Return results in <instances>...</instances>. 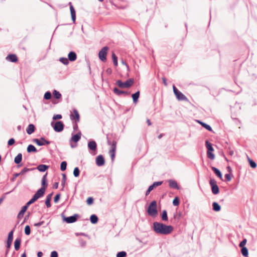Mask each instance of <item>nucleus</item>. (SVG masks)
<instances>
[{
	"label": "nucleus",
	"instance_id": "nucleus-1",
	"mask_svg": "<svg viewBox=\"0 0 257 257\" xmlns=\"http://www.w3.org/2000/svg\"><path fill=\"white\" fill-rule=\"evenodd\" d=\"M153 229L157 234L168 235L173 231V227L171 225L155 221L153 224Z\"/></svg>",
	"mask_w": 257,
	"mask_h": 257
},
{
	"label": "nucleus",
	"instance_id": "nucleus-2",
	"mask_svg": "<svg viewBox=\"0 0 257 257\" xmlns=\"http://www.w3.org/2000/svg\"><path fill=\"white\" fill-rule=\"evenodd\" d=\"M134 82L133 78H130L124 82H122L121 80H117L116 81V84L120 88H130Z\"/></svg>",
	"mask_w": 257,
	"mask_h": 257
},
{
	"label": "nucleus",
	"instance_id": "nucleus-3",
	"mask_svg": "<svg viewBox=\"0 0 257 257\" xmlns=\"http://www.w3.org/2000/svg\"><path fill=\"white\" fill-rule=\"evenodd\" d=\"M147 212L151 216H156L158 213L157 202L154 200L150 204Z\"/></svg>",
	"mask_w": 257,
	"mask_h": 257
},
{
	"label": "nucleus",
	"instance_id": "nucleus-4",
	"mask_svg": "<svg viewBox=\"0 0 257 257\" xmlns=\"http://www.w3.org/2000/svg\"><path fill=\"white\" fill-rule=\"evenodd\" d=\"M109 49L108 47L104 46L103 47L99 52L98 53V57L99 59L102 62H105L106 60V56L107 54V51Z\"/></svg>",
	"mask_w": 257,
	"mask_h": 257
},
{
	"label": "nucleus",
	"instance_id": "nucleus-5",
	"mask_svg": "<svg viewBox=\"0 0 257 257\" xmlns=\"http://www.w3.org/2000/svg\"><path fill=\"white\" fill-rule=\"evenodd\" d=\"M51 124L56 132H61L64 129V125L61 121H58L55 123L52 121Z\"/></svg>",
	"mask_w": 257,
	"mask_h": 257
},
{
	"label": "nucleus",
	"instance_id": "nucleus-6",
	"mask_svg": "<svg viewBox=\"0 0 257 257\" xmlns=\"http://www.w3.org/2000/svg\"><path fill=\"white\" fill-rule=\"evenodd\" d=\"M13 233L14 230H11L8 234L7 244H6V255H7L9 251L10 248L11 246L13 240Z\"/></svg>",
	"mask_w": 257,
	"mask_h": 257
},
{
	"label": "nucleus",
	"instance_id": "nucleus-7",
	"mask_svg": "<svg viewBox=\"0 0 257 257\" xmlns=\"http://www.w3.org/2000/svg\"><path fill=\"white\" fill-rule=\"evenodd\" d=\"M209 184L211 188V191L214 195H216L219 192V189L217 184L216 181L213 179H211L209 181Z\"/></svg>",
	"mask_w": 257,
	"mask_h": 257
},
{
	"label": "nucleus",
	"instance_id": "nucleus-8",
	"mask_svg": "<svg viewBox=\"0 0 257 257\" xmlns=\"http://www.w3.org/2000/svg\"><path fill=\"white\" fill-rule=\"evenodd\" d=\"M107 143L109 146H110V149L109 152H116V141L114 140H111V137L107 136Z\"/></svg>",
	"mask_w": 257,
	"mask_h": 257
},
{
	"label": "nucleus",
	"instance_id": "nucleus-9",
	"mask_svg": "<svg viewBox=\"0 0 257 257\" xmlns=\"http://www.w3.org/2000/svg\"><path fill=\"white\" fill-rule=\"evenodd\" d=\"M71 120L73 122H78L80 121V115L78 111L75 108L73 109V113L70 115Z\"/></svg>",
	"mask_w": 257,
	"mask_h": 257
},
{
	"label": "nucleus",
	"instance_id": "nucleus-10",
	"mask_svg": "<svg viewBox=\"0 0 257 257\" xmlns=\"http://www.w3.org/2000/svg\"><path fill=\"white\" fill-rule=\"evenodd\" d=\"M79 217V215L77 214H74L73 215L69 217H63V220L64 221L67 223H72L76 222Z\"/></svg>",
	"mask_w": 257,
	"mask_h": 257
},
{
	"label": "nucleus",
	"instance_id": "nucleus-11",
	"mask_svg": "<svg viewBox=\"0 0 257 257\" xmlns=\"http://www.w3.org/2000/svg\"><path fill=\"white\" fill-rule=\"evenodd\" d=\"M33 142L36 143L37 145L39 146H42L45 145H48L50 144V142L46 140L44 137H41L40 139H35L33 140Z\"/></svg>",
	"mask_w": 257,
	"mask_h": 257
},
{
	"label": "nucleus",
	"instance_id": "nucleus-12",
	"mask_svg": "<svg viewBox=\"0 0 257 257\" xmlns=\"http://www.w3.org/2000/svg\"><path fill=\"white\" fill-rule=\"evenodd\" d=\"M88 148L92 152H96L97 150V144L93 140L89 141L88 142Z\"/></svg>",
	"mask_w": 257,
	"mask_h": 257
},
{
	"label": "nucleus",
	"instance_id": "nucleus-13",
	"mask_svg": "<svg viewBox=\"0 0 257 257\" xmlns=\"http://www.w3.org/2000/svg\"><path fill=\"white\" fill-rule=\"evenodd\" d=\"M69 5H70V11L71 19L73 21V23H75L76 21V11L74 7L72 6L71 2H69Z\"/></svg>",
	"mask_w": 257,
	"mask_h": 257
},
{
	"label": "nucleus",
	"instance_id": "nucleus-14",
	"mask_svg": "<svg viewBox=\"0 0 257 257\" xmlns=\"http://www.w3.org/2000/svg\"><path fill=\"white\" fill-rule=\"evenodd\" d=\"M104 163L105 160L102 155H99L96 158V164L98 166H102Z\"/></svg>",
	"mask_w": 257,
	"mask_h": 257
},
{
	"label": "nucleus",
	"instance_id": "nucleus-15",
	"mask_svg": "<svg viewBox=\"0 0 257 257\" xmlns=\"http://www.w3.org/2000/svg\"><path fill=\"white\" fill-rule=\"evenodd\" d=\"M6 60L11 62L16 63L18 61V58L16 54H10L6 57Z\"/></svg>",
	"mask_w": 257,
	"mask_h": 257
},
{
	"label": "nucleus",
	"instance_id": "nucleus-16",
	"mask_svg": "<svg viewBox=\"0 0 257 257\" xmlns=\"http://www.w3.org/2000/svg\"><path fill=\"white\" fill-rule=\"evenodd\" d=\"M81 132H78L76 134L72 136L70 140V142H73L74 143H77L81 139Z\"/></svg>",
	"mask_w": 257,
	"mask_h": 257
},
{
	"label": "nucleus",
	"instance_id": "nucleus-17",
	"mask_svg": "<svg viewBox=\"0 0 257 257\" xmlns=\"http://www.w3.org/2000/svg\"><path fill=\"white\" fill-rule=\"evenodd\" d=\"M77 59V54L74 51H70L68 54L69 61L73 62Z\"/></svg>",
	"mask_w": 257,
	"mask_h": 257
},
{
	"label": "nucleus",
	"instance_id": "nucleus-18",
	"mask_svg": "<svg viewBox=\"0 0 257 257\" xmlns=\"http://www.w3.org/2000/svg\"><path fill=\"white\" fill-rule=\"evenodd\" d=\"M45 192V190H44V188H40L34 195V196L38 200L39 198L44 196Z\"/></svg>",
	"mask_w": 257,
	"mask_h": 257
},
{
	"label": "nucleus",
	"instance_id": "nucleus-19",
	"mask_svg": "<svg viewBox=\"0 0 257 257\" xmlns=\"http://www.w3.org/2000/svg\"><path fill=\"white\" fill-rule=\"evenodd\" d=\"M53 194V193L52 192L51 193L48 194L46 197V199L45 200V204L47 208H49L51 206V200Z\"/></svg>",
	"mask_w": 257,
	"mask_h": 257
},
{
	"label": "nucleus",
	"instance_id": "nucleus-20",
	"mask_svg": "<svg viewBox=\"0 0 257 257\" xmlns=\"http://www.w3.org/2000/svg\"><path fill=\"white\" fill-rule=\"evenodd\" d=\"M47 173L44 175L42 179V187L41 188H44V190L46 191V189L47 187L48 184L47 182Z\"/></svg>",
	"mask_w": 257,
	"mask_h": 257
},
{
	"label": "nucleus",
	"instance_id": "nucleus-21",
	"mask_svg": "<svg viewBox=\"0 0 257 257\" xmlns=\"http://www.w3.org/2000/svg\"><path fill=\"white\" fill-rule=\"evenodd\" d=\"M212 170L213 171V172L215 174V175L219 178L221 180H222V175L221 171L217 168L212 167H211Z\"/></svg>",
	"mask_w": 257,
	"mask_h": 257
},
{
	"label": "nucleus",
	"instance_id": "nucleus-22",
	"mask_svg": "<svg viewBox=\"0 0 257 257\" xmlns=\"http://www.w3.org/2000/svg\"><path fill=\"white\" fill-rule=\"evenodd\" d=\"M21 243V238L20 237H17L14 242L15 249L16 250H18L20 248Z\"/></svg>",
	"mask_w": 257,
	"mask_h": 257
},
{
	"label": "nucleus",
	"instance_id": "nucleus-23",
	"mask_svg": "<svg viewBox=\"0 0 257 257\" xmlns=\"http://www.w3.org/2000/svg\"><path fill=\"white\" fill-rule=\"evenodd\" d=\"M28 208V207H27V206H26L25 205L24 206L22 207L21 211H20V212L19 213V214L18 215V219H21V218H22L23 217L24 214L26 212V211H27Z\"/></svg>",
	"mask_w": 257,
	"mask_h": 257
},
{
	"label": "nucleus",
	"instance_id": "nucleus-24",
	"mask_svg": "<svg viewBox=\"0 0 257 257\" xmlns=\"http://www.w3.org/2000/svg\"><path fill=\"white\" fill-rule=\"evenodd\" d=\"M35 126L33 124H29L26 132L28 134L31 135L35 132Z\"/></svg>",
	"mask_w": 257,
	"mask_h": 257
},
{
	"label": "nucleus",
	"instance_id": "nucleus-25",
	"mask_svg": "<svg viewBox=\"0 0 257 257\" xmlns=\"http://www.w3.org/2000/svg\"><path fill=\"white\" fill-rule=\"evenodd\" d=\"M173 90L175 96H185L174 85H173Z\"/></svg>",
	"mask_w": 257,
	"mask_h": 257
},
{
	"label": "nucleus",
	"instance_id": "nucleus-26",
	"mask_svg": "<svg viewBox=\"0 0 257 257\" xmlns=\"http://www.w3.org/2000/svg\"><path fill=\"white\" fill-rule=\"evenodd\" d=\"M49 166L46 165L41 164L37 166V169L41 172H44L46 171L48 168Z\"/></svg>",
	"mask_w": 257,
	"mask_h": 257
},
{
	"label": "nucleus",
	"instance_id": "nucleus-27",
	"mask_svg": "<svg viewBox=\"0 0 257 257\" xmlns=\"http://www.w3.org/2000/svg\"><path fill=\"white\" fill-rule=\"evenodd\" d=\"M169 187L171 188H173V189H178L179 187H178V185L177 184V183L176 182V181H174V180H170L169 181Z\"/></svg>",
	"mask_w": 257,
	"mask_h": 257
},
{
	"label": "nucleus",
	"instance_id": "nucleus-28",
	"mask_svg": "<svg viewBox=\"0 0 257 257\" xmlns=\"http://www.w3.org/2000/svg\"><path fill=\"white\" fill-rule=\"evenodd\" d=\"M212 209L215 212H218L221 210V206L218 203L214 202L212 203Z\"/></svg>",
	"mask_w": 257,
	"mask_h": 257
},
{
	"label": "nucleus",
	"instance_id": "nucleus-29",
	"mask_svg": "<svg viewBox=\"0 0 257 257\" xmlns=\"http://www.w3.org/2000/svg\"><path fill=\"white\" fill-rule=\"evenodd\" d=\"M27 151L28 153H30L32 152L36 153L37 152V149L33 145H28L27 149Z\"/></svg>",
	"mask_w": 257,
	"mask_h": 257
},
{
	"label": "nucleus",
	"instance_id": "nucleus-30",
	"mask_svg": "<svg viewBox=\"0 0 257 257\" xmlns=\"http://www.w3.org/2000/svg\"><path fill=\"white\" fill-rule=\"evenodd\" d=\"M22 160V154L21 153H19L17 156L15 158L14 162L16 164H19Z\"/></svg>",
	"mask_w": 257,
	"mask_h": 257
},
{
	"label": "nucleus",
	"instance_id": "nucleus-31",
	"mask_svg": "<svg viewBox=\"0 0 257 257\" xmlns=\"http://www.w3.org/2000/svg\"><path fill=\"white\" fill-rule=\"evenodd\" d=\"M90 220L91 223L96 224L98 221V218L95 214H92L90 217Z\"/></svg>",
	"mask_w": 257,
	"mask_h": 257
},
{
	"label": "nucleus",
	"instance_id": "nucleus-32",
	"mask_svg": "<svg viewBox=\"0 0 257 257\" xmlns=\"http://www.w3.org/2000/svg\"><path fill=\"white\" fill-rule=\"evenodd\" d=\"M162 183H163L162 181L155 182H154L153 183V184H152L151 185H150L149 187V188L150 190H153L155 187H158V186L162 185Z\"/></svg>",
	"mask_w": 257,
	"mask_h": 257
},
{
	"label": "nucleus",
	"instance_id": "nucleus-33",
	"mask_svg": "<svg viewBox=\"0 0 257 257\" xmlns=\"http://www.w3.org/2000/svg\"><path fill=\"white\" fill-rule=\"evenodd\" d=\"M205 146L207 149V152H213L214 151V149L212 147V144L208 141H206Z\"/></svg>",
	"mask_w": 257,
	"mask_h": 257
},
{
	"label": "nucleus",
	"instance_id": "nucleus-34",
	"mask_svg": "<svg viewBox=\"0 0 257 257\" xmlns=\"http://www.w3.org/2000/svg\"><path fill=\"white\" fill-rule=\"evenodd\" d=\"M161 218H162V220H163L164 221H168V215H167V212L166 210H164L162 211V213L161 214Z\"/></svg>",
	"mask_w": 257,
	"mask_h": 257
},
{
	"label": "nucleus",
	"instance_id": "nucleus-35",
	"mask_svg": "<svg viewBox=\"0 0 257 257\" xmlns=\"http://www.w3.org/2000/svg\"><path fill=\"white\" fill-rule=\"evenodd\" d=\"M241 247V252L242 255L245 257L247 256L248 254V249L245 246Z\"/></svg>",
	"mask_w": 257,
	"mask_h": 257
},
{
	"label": "nucleus",
	"instance_id": "nucleus-36",
	"mask_svg": "<svg viewBox=\"0 0 257 257\" xmlns=\"http://www.w3.org/2000/svg\"><path fill=\"white\" fill-rule=\"evenodd\" d=\"M59 61L65 65H67L69 63V61L68 58H67L66 57L60 58Z\"/></svg>",
	"mask_w": 257,
	"mask_h": 257
},
{
	"label": "nucleus",
	"instance_id": "nucleus-37",
	"mask_svg": "<svg viewBox=\"0 0 257 257\" xmlns=\"http://www.w3.org/2000/svg\"><path fill=\"white\" fill-rule=\"evenodd\" d=\"M112 59L113 61V63L115 66H117L118 65V61H117V57L116 55L114 54V53H112Z\"/></svg>",
	"mask_w": 257,
	"mask_h": 257
},
{
	"label": "nucleus",
	"instance_id": "nucleus-38",
	"mask_svg": "<svg viewBox=\"0 0 257 257\" xmlns=\"http://www.w3.org/2000/svg\"><path fill=\"white\" fill-rule=\"evenodd\" d=\"M35 169V168H28L27 167H25L24 169H23L22 170V171L20 172V173H19L20 174V175H23V174H25L27 172H28L32 171V170H34Z\"/></svg>",
	"mask_w": 257,
	"mask_h": 257
},
{
	"label": "nucleus",
	"instance_id": "nucleus-39",
	"mask_svg": "<svg viewBox=\"0 0 257 257\" xmlns=\"http://www.w3.org/2000/svg\"><path fill=\"white\" fill-rule=\"evenodd\" d=\"M247 158L250 167H251L252 168H255L256 167V163L254 161L250 159L248 157H247Z\"/></svg>",
	"mask_w": 257,
	"mask_h": 257
},
{
	"label": "nucleus",
	"instance_id": "nucleus-40",
	"mask_svg": "<svg viewBox=\"0 0 257 257\" xmlns=\"http://www.w3.org/2000/svg\"><path fill=\"white\" fill-rule=\"evenodd\" d=\"M113 92L117 95H120L121 94H123V93L124 92L122 90H120L117 87H114L113 88Z\"/></svg>",
	"mask_w": 257,
	"mask_h": 257
},
{
	"label": "nucleus",
	"instance_id": "nucleus-41",
	"mask_svg": "<svg viewBox=\"0 0 257 257\" xmlns=\"http://www.w3.org/2000/svg\"><path fill=\"white\" fill-rule=\"evenodd\" d=\"M67 162L66 161H63L60 164V170L62 171H64L66 170L67 168Z\"/></svg>",
	"mask_w": 257,
	"mask_h": 257
},
{
	"label": "nucleus",
	"instance_id": "nucleus-42",
	"mask_svg": "<svg viewBox=\"0 0 257 257\" xmlns=\"http://www.w3.org/2000/svg\"><path fill=\"white\" fill-rule=\"evenodd\" d=\"M37 199L33 196V197L25 204L27 207L29 206L34 203Z\"/></svg>",
	"mask_w": 257,
	"mask_h": 257
},
{
	"label": "nucleus",
	"instance_id": "nucleus-43",
	"mask_svg": "<svg viewBox=\"0 0 257 257\" xmlns=\"http://www.w3.org/2000/svg\"><path fill=\"white\" fill-rule=\"evenodd\" d=\"M201 125L205 128H206L207 131L212 132L213 130L212 129V127L208 124L206 123H201Z\"/></svg>",
	"mask_w": 257,
	"mask_h": 257
},
{
	"label": "nucleus",
	"instance_id": "nucleus-44",
	"mask_svg": "<svg viewBox=\"0 0 257 257\" xmlns=\"http://www.w3.org/2000/svg\"><path fill=\"white\" fill-rule=\"evenodd\" d=\"M73 175L74 177H78L80 175V170L78 167H75L73 170Z\"/></svg>",
	"mask_w": 257,
	"mask_h": 257
},
{
	"label": "nucleus",
	"instance_id": "nucleus-45",
	"mask_svg": "<svg viewBox=\"0 0 257 257\" xmlns=\"http://www.w3.org/2000/svg\"><path fill=\"white\" fill-rule=\"evenodd\" d=\"M212 152H207V157L212 160H214L215 158V155Z\"/></svg>",
	"mask_w": 257,
	"mask_h": 257
},
{
	"label": "nucleus",
	"instance_id": "nucleus-46",
	"mask_svg": "<svg viewBox=\"0 0 257 257\" xmlns=\"http://www.w3.org/2000/svg\"><path fill=\"white\" fill-rule=\"evenodd\" d=\"M127 254L126 252L124 251H121L117 252L116 254V257H125Z\"/></svg>",
	"mask_w": 257,
	"mask_h": 257
},
{
	"label": "nucleus",
	"instance_id": "nucleus-47",
	"mask_svg": "<svg viewBox=\"0 0 257 257\" xmlns=\"http://www.w3.org/2000/svg\"><path fill=\"white\" fill-rule=\"evenodd\" d=\"M180 203V200L178 197H175L173 200V204L174 206H178Z\"/></svg>",
	"mask_w": 257,
	"mask_h": 257
},
{
	"label": "nucleus",
	"instance_id": "nucleus-48",
	"mask_svg": "<svg viewBox=\"0 0 257 257\" xmlns=\"http://www.w3.org/2000/svg\"><path fill=\"white\" fill-rule=\"evenodd\" d=\"M25 233L27 235H30L31 233V228L29 225H26L25 227Z\"/></svg>",
	"mask_w": 257,
	"mask_h": 257
},
{
	"label": "nucleus",
	"instance_id": "nucleus-49",
	"mask_svg": "<svg viewBox=\"0 0 257 257\" xmlns=\"http://www.w3.org/2000/svg\"><path fill=\"white\" fill-rule=\"evenodd\" d=\"M66 180V175L65 174H62V180L61 182V185L63 187H64Z\"/></svg>",
	"mask_w": 257,
	"mask_h": 257
},
{
	"label": "nucleus",
	"instance_id": "nucleus-50",
	"mask_svg": "<svg viewBox=\"0 0 257 257\" xmlns=\"http://www.w3.org/2000/svg\"><path fill=\"white\" fill-rule=\"evenodd\" d=\"M93 201H94V199L92 197H89L86 200V202L88 205H91L93 203Z\"/></svg>",
	"mask_w": 257,
	"mask_h": 257
},
{
	"label": "nucleus",
	"instance_id": "nucleus-51",
	"mask_svg": "<svg viewBox=\"0 0 257 257\" xmlns=\"http://www.w3.org/2000/svg\"><path fill=\"white\" fill-rule=\"evenodd\" d=\"M60 195L61 194L60 193H58L55 195L54 198V201L55 203H57L58 201L59 200L60 198Z\"/></svg>",
	"mask_w": 257,
	"mask_h": 257
},
{
	"label": "nucleus",
	"instance_id": "nucleus-52",
	"mask_svg": "<svg viewBox=\"0 0 257 257\" xmlns=\"http://www.w3.org/2000/svg\"><path fill=\"white\" fill-rule=\"evenodd\" d=\"M52 96H62L61 94L57 90H54Z\"/></svg>",
	"mask_w": 257,
	"mask_h": 257
},
{
	"label": "nucleus",
	"instance_id": "nucleus-53",
	"mask_svg": "<svg viewBox=\"0 0 257 257\" xmlns=\"http://www.w3.org/2000/svg\"><path fill=\"white\" fill-rule=\"evenodd\" d=\"M15 143V140L14 138L10 139L8 142V145L9 146L14 145Z\"/></svg>",
	"mask_w": 257,
	"mask_h": 257
},
{
	"label": "nucleus",
	"instance_id": "nucleus-54",
	"mask_svg": "<svg viewBox=\"0 0 257 257\" xmlns=\"http://www.w3.org/2000/svg\"><path fill=\"white\" fill-rule=\"evenodd\" d=\"M246 242H247V240L244 238L243 239L239 244V247H243L244 246V245H245V244L246 243Z\"/></svg>",
	"mask_w": 257,
	"mask_h": 257
},
{
	"label": "nucleus",
	"instance_id": "nucleus-55",
	"mask_svg": "<svg viewBox=\"0 0 257 257\" xmlns=\"http://www.w3.org/2000/svg\"><path fill=\"white\" fill-rule=\"evenodd\" d=\"M109 153L110 156L111 161L113 162L114 160L115 156V152H109Z\"/></svg>",
	"mask_w": 257,
	"mask_h": 257
},
{
	"label": "nucleus",
	"instance_id": "nucleus-56",
	"mask_svg": "<svg viewBox=\"0 0 257 257\" xmlns=\"http://www.w3.org/2000/svg\"><path fill=\"white\" fill-rule=\"evenodd\" d=\"M50 257H58V252L56 251H52L51 252Z\"/></svg>",
	"mask_w": 257,
	"mask_h": 257
},
{
	"label": "nucleus",
	"instance_id": "nucleus-57",
	"mask_svg": "<svg viewBox=\"0 0 257 257\" xmlns=\"http://www.w3.org/2000/svg\"><path fill=\"white\" fill-rule=\"evenodd\" d=\"M62 117L61 114H55L53 116V120L60 119Z\"/></svg>",
	"mask_w": 257,
	"mask_h": 257
},
{
	"label": "nucleus",
	"instance_id": "nucleus-58",
	"mask_svg": "<svg viewBox=\"0 0 257 257\" xmlns=\"http://www.w3.org/2000/svg\"><path fill=\"white\" fill-rule=\"evenodd\" d=\"M225 177L227 181H230L231 179L232 175L230 174H226Z\"/></svg>",
	"mask_w": 257,
	"mask_h": 257
},
{
	"label": "nucleus",
	"instance_id": "nucleus-59",
	"mask_svg": "<svg viewBox=\"0 0 257 257\" xmlns=\"http://www.w3.org/2000/svg\"><path fill=\"white\" fill-rule=\"evenodd\" d=\"M44 223V221H40V222H39L38 223H36L34 224V226H36V227H40V226H41L42 225H43Z\"/></svg>",
	"mask_w": 257,
	"mask_h": 257
},
{
	"label": "nucleus",
	"instance_id": "nucleus-60",
	"mask_svg": "<svg viewBox=\"0 0 257 257\" xmlns=\"http://www.w3.org/2000/svg\"><path fill=\"white\" fill-rule=\"evenodd\" d=\"M20 175V173H15L13 175V177L12 178V181H14L17 177Z\"/></svg>",
	"mask_w": 257,
	"mask_h": 257
},
{
	"label": "nucleus",
	"instance_id": "nucleus-61",
	"mask_svg": "<svg viewBox=\"0 0 257 257\" xmlns=\"http://www.w3.org/2000/svg\"><path fill=\"white\" fill-rule=\"evenodd\" d=\"M140 91H137L135 93H134L131 94V96H140Z\"/></svg>",
	"mask_w": 257,
	"mask_h": 257
},
{
	"label": "nucleus",
	"instance_id": "nucleus-62",
	"mask_svg": "<svg viewBox=\"0 0 257 257\" xmlns=\"http://www.w3.org/2000/svg\"><path fill=\"white\" fill-rule=\"evenodd\" d=\"M178 101H188L187 97H176Z\"/></svg>",
	"mask_w": 257,
	"mask_h": 257
},
{
	"label": "nucleus",
	"instance_id": "nucleus-63",
	"mask_svg": "<svg viewBox=\"0 0 257 257\" xmlns=\"http://www.w3.org/2000/svg\"><path fill=\"white\" fill-rule=\"evenodd\" d=\"M43 96H52V95L50 91H47L45 93Z\"/></svg>",
	"mask_w": 257,
	"mask_h": 257
},
{
	"label": "nucleus",
	"instance_id": "nucleus-64",
	"mask_svg": "<svg viewBox=\"0 0 257 257\" xmlns=\"http://www.w3.org/2000/svg\"><path fill=\"white\" fill-rule=\"evenodd\" d=\"M74 124H73V127L74 131H76L78 129V126L77 125L78 122H74Z\"/></svg>",
	"mask_w": 257,
	"mask_h": 257
}]
</instances>
